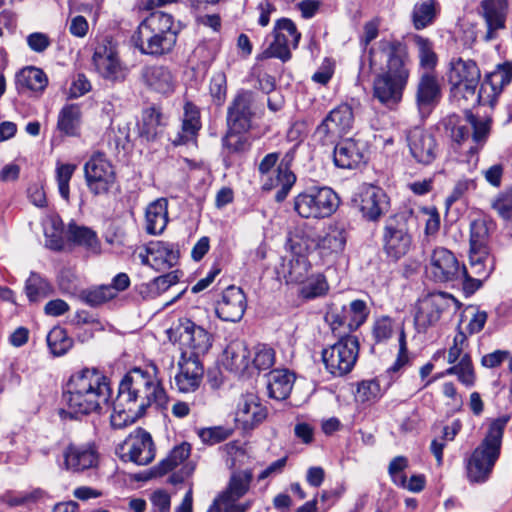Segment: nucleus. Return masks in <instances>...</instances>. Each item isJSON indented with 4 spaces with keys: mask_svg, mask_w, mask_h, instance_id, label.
Returning <instances> with one entry per match:
<instances>
[{
    "mask_svg": "<svg viewBox=\"0 0 512 512\" xmlns=\"http://www.w3.org/2000/svg\"><path fill=\"white\" fill-rule=\"evenodd\" d=\"M370 70H379L373 81V97L393 109L402 100L410 77V58L405 43L383 38L374 43L363 57Z\"/></svg>",
    "mask_w": 512,
    "mask_h": 512,
    "instance_id": "1",
    "label": "nucleus"
},
{
    "mask_svg": "<svg viewBox=\"0 0 512 512\" xmlns=\"http://www.w3.org/2000/svg\"><path fill=\"white\" fill-rule=\"evenodd\" d=\"M158 373V367L151 363L146 369L136 367L125 374L112 403L110 421L114 428H123L135 422L153 404L160 407L166 405L168 397Z\"/></svg>",
    "mask_w": 512,
    "mask_h": 512,
    "instance_id": "2",
    "label": "nucleus"
},
{
    "mask_svg": "<svg viewBox=\"0 0 512 512\" xmlns=\"http://www.w3.org/2000/svg\"><path fill=\"white\" fill-rule=\"evenodd\" d=\"M109 379L96 369L85 368L71 375L63 399L71 414L88 415L109 405Z\"/></svg>",
    "mask_w": 512,
    "mask_h": 512,
    "instance_id": "3",
    "label": "nucleus"
},
{
    "mask_svg": "<svg viewBox=\"0 0 512 512\" xmlns=\"http://www.w3.org/2000/svg\"><path fill=\"white\" fill-rule=\"evenodd\" d=\"M177 36L172 15L156 11L139 24L132 40L142 54L164 56L173 50Z\"/></svg>",
    "mask_w": 512,
    "mask_h": 512,
    "instance_id": "4",
    "label": "nucleus"
},
{
    "mask_svg": "<svg viewBox=\"0 0 512 512\" xmlns=\"http://www.w3.org/2000/svg\"><path fill=\"white\" fill-rule=\"evenodd\" d=\"M507 419H496L485 438L474 449L466 462V474L471 483H484L489 478L500 456L502 437Z\"/></svg>",
    "mask_w": 512,
    "mask_h": 512,
    "instance_id": "5",
    "label": "nucleus"
},
{
    "mask_svg": "<svg viewBox=\"0 0 512 512\" xmlns=\"http://www.w3.org/2000/svg\"><path fill=\"white\" fill-rule=\"evenodd\" d=\"M326 370L334 377L347 375L354 368L359 356L357 337L346 335L321 353Z\"/></svg>",
    "mask_w": 512,
    "mask_h": 512,
    "instance_id": "6",
    "label": "nucleus"
},
{
    "mask_svg": "<svg viewBox=\"0 0 512 512\" xmlns=\"http://www.w3.org/2000/svg\"><path fill=\"white\" fill-rule=\"evenodd\" d=\"M254 96L251 91L241 90L232 100L227 110V125L229 134L226 137V145L233 151L240 150V137L237 136L246 132L251 127L254 112L252 111V103Z\"/></svg>",
    "mask_w": 512,
    "mask_h": 512,
    "instance_id": "7",
    "label": "nucleus"
},
{
    "mask_svg": "<svg viewBox=\"0 0 512 512\" xmlns=\"http://www.w3.org/2000/svg\"><path fill=\"white\" fill-rule=\"evenodd\" d=\"M338 204L339 198L331 188L314 187L295 198L294 208L303 218H325L336 211Z\"/></svg>",
    "mask_w": 512,
    "mask_h": 512,
    "instance_id": "8",
    "label": "nucleus"
},
{
    "mask_svg": "<svg viewBox=\"0 0 512 512\" xmlns=\"http://www.w3.org/2000/svg\"><path fill=\"white\" fill-rule=\"evenodd\" d=\"M191 450V444L186 441L174 446L168 455L151 469V475L154 477L163 476L180 467L178 471L169 476L168 481L173 485L183 483L192 476L196 467L193 461L188 460Z\"/></svg>",
    "mask_w": 512,
    "mask_h": 512,
    "instance_id": "9",
    "label": "nucleus"
},
{
    "mask_svg": "<svg viewBox=\"0 0 512 512\" xmlns=\"http://www.w3.org/2000/svg\"><path fill=\"white\" fill-rule=\"evenodd\" d=\"M426 273L435 283L454 284L465 275V266L460 264L452 251L436 247L428 258Z\"/></svg>",
    "mask_w": 512,
    "mask_h": 512,
    "instance_id": "10",
    "label": "nucleus"
},
{
    "mask_svg": "<svg viewBox=\"0 0 512 512\" xmlns=\"http://www.w3.org/2000/svg\"><path fill=\"white\" fill-rule=\"evenodd\" d=\"M382 241L384 252L394 260L402 258L410 251L412 235L405 215H394L386 220Z\"/></svg>",
    "mask_w": 512,
    "mask_h": 512,
    "instance_id": "11",
    "label": "nucleus"
},
{
    "mask_svg": "<svg viewBox=\"0 0 512 512\" xmlns=\"http://www.w3.org/2000/svg\"><path fill=\"white\" fill-rule=\"evenodd\" d=\"M354 114L350 105L341 104L332 109L315 130L322 145H333L353 126Z\"/></svg>",
    "mask_w": 512,
    "mask_h": 512,
    "instance_id": "12",
    "label": "nucleus"
},
{
    "mask_svg": "<svg viewBox=\"0 0 512 512\" xmlns=\"http://www.w3.org/2000/svg\"><path fill=\"white\" fill-rule=\"evenodd\" d=\"M254 479L251 469H234L231 471L226 487L217 496L226 507L234 509L237 512L248 511L252 504V500L239 502L250 490Z\"/></svg>",
    "mask_w": 512,
    "mask_h": 512,
    "instance_id": "13",
    "label": "nucleus"
},
{
    "mask_svg": "<svg viewBox=\"0 0 512 512\" xmlns=\"http://www.w3.org/2000/svg\"><path fill=\"white\" fill-rule=\"evenodd\" d=\"M92 63L98 74L106 80L123 81L127 75V68L119 59L117 47L109 38H104L97 43Z\"/></svg>",
    "mask_w": 512,
    "mask_h": 512,
    "instance_id": "14",
    "label": "nucleus"
},
{
    "mask_svg": "<svg viewBox=\"0 0 512 512\" xmlns=\"http://www.w3.org/2000/svg\"><path fill=\"white\" fill-rule=\"evenodd\" d=\"M87 187L94 195L106 194L114 186L116 174L105 154L96 152L84 165Z\"/></svg>",
    "mask_w": 512,
    "mask_h": 512,
    "instance_id": "15",
    "label": "nucleus"
},
{
    "mask_svg": "<svg viewBox=\"0 0 512 512\" xmlns=\"http://www.w3.org/2000/svg\"><path fill=\"white\" fill-rule=\"evenodd\" d=\"M459 302L450 294L439 292L424 297L418 305L415 314V326L419 332H425L429 327L435 325L441 318L442 313L452 306L458 307Z\"/></svg>",
    "mask_w": 512,
    "mask_h": 512,
    "instance_id": "16",
    "label": "nucleus"
},
{
    "mask_svg": "<svg viewBox=\"0 0 512 512\" xmlns=\"http://www.w3.org/2000/svg\"><path fill=\"white\" fill-rule=\"evenodd\" d=\"M468 346L466 334L458 330L453 338V344L449 347L447 361L451 366L446 370L447 375H457L458 380L465 386L471 387L475 382V373L470 355L465 351Z\"/></svg>",
    "mask_w": 512,
    "mask_h": 512,
    "instance_id": "17",
    "label": "nucleus"
},
{
    "mask_svg": "<svg viewBox=\"0 0 512 512\" xmlns=\"http://www.w3.org/2000/svg\"><path fill=\"white\" fill-rule=\"evenodd\" d=\"M480 78V69L475 61L462 58L451 61L448 79L455 93H463L464 98L475 96Z\"/></svg>",
    "mask_w": 512,
    "mask_h": 512,
    "instance_id": "18",
    "label": "nucleus"
},
{
    "mask_svg": "<svg viewBox=\"0 0 512 512\" xmlns=\"http://www.w3.org/2000/svg\"><path fill=\"white\" fill-rule=\"evenodd\" d=\"M67 471L80 473L98 467L100 455L94 443H69L62 451Z\"/></svg>",
    "mask_w": 512,
    "mask_h": 512,
    "instance_id": "19",
    "label": "nucleus"
},
{
    "mask_svg": "<svg viewBox=\"0 0 512 512\" xmlns=\"http://www.w3.org/2000/svg\"><path fill=\"white\" fill-rule=\"evenodd\" d=\"M204 368L199 358L187 356L183 352L178 362V372L174 376V388L180 393H193L201 385Z\"/></svg>",
    "mask_w": 512,
    "mask_h": 512,
    "instance_id": "20",
    "label": "nucleus"
},
{
    "mask_svg": "<svg viewBox=\"0 0 512 512\" xmlns=\"http://www.w3.org/2000/svg\"><path fill=\"white\" fill-rule=\"evenodd\" d=\"M406 141L412 157L420 164H431L438 155V144L435 137L421 127H413L407 131Z\"/></svg>",
    "mask_w": 512,
    "mask_h": 512,
    "instance_id": "21",
    "label": "nucleus"
},
{
    "mask_svg": "<svg viewBox=\"0 0 512 512\" xmlns=\"http://www.w3.org/2000/svg\"><path fill=\"white\" fill-rule=\"evenodd\" d=\"M442 96L441 84L438 77L430 71L422 73L418 79L415 101L419 113L426 117L439 103Z\"/></svg>",
    "mask_w": 512,
    "mask_h": 512,
    "instance_id": "22",
    "label": "nucleus"
},
{
    "mask_svg": "<svg viewBox=\"0 0 512 512\" xmlns=\"http://www.w3.org/2000/svg\"><path fill=\"white\" fill-rule=\"evenodd\" d=\"M354 202L369 221H377L389 209L388 196L383 189L373 185L364 186Z\"/></svg>",
    "mask_w": 512,
    "mask_h": 512,
    "instance_id": "23",
    "label": "nucleus"
},
{
    "mask_svg": "<svg viewBox=\"0 0 512 512\" xmlns=\"http://www.w3.org/2000/svg\"><path fill=\"white\" fill-rule=\"evenodd\" d=\"M124 457L137 465H147L155 458V445L150 433L142 428L132 432L124 443Z\"/></svg>",
    "mask_w": 512,
    "mask_h": 512,
    "instance_id": "24",
    "label": "nucleus"
},
{
    "mask_svg": "<svg viewBox=\"0 0 512 512\" xmlns=\"http://www.w3.org/2000/svg\"><path fill=\"white\" fill-rule=\"evenodd\" d=\"M180 341L183 346L191 350L188 356L199 358L200 355L206 354L212 346V335L189 319L180 321Z\"/></svg>",
    "mask_w": 512,
    "mask_h": 512,
    "instance_id": "25",
    "label": "nucleus"
},
{
    "mask_svg": "<svg viewBox=\"0 0 512 512\" xmlns=\"http://www.w3.org/2000/svg\"><path fill=\"white\" fill-rule=\"evenodd\" d=\"M333 159L339 168H359L368 159L366 144L353 138L345 139L335 146Z\"/></svg>",
    "mask_w": 512,
    "mask_h": 512,
    "instance_id": "26",
    "label": "nucleus"
},
{
    "mask_svg": "<svg viewBox=\"0 0 512 512\" xmlns=\"http://www.w3.org/2000/svg\"><path fill=\"white\" fill-rule=\"evenodd\" d=\"M508 13V0H482L479 14L484 19L487 31L485 41H491L497 37V31L505 29Z\"/></svg>",
    "mask_w": 512,
    "mask_h": 512,
    "instance_id": "27",
    "label": "nucleus"
},
{
    "mask_svg": "<svg viewBox=\"0 0 512 512\" xmlns=\"http://www.w3.org/2000/svg\"><path fill=\"white\" fill-rule=\"evenodd\" d=\"M246 310V296L241 288L229 286L216 305V314L224 321H239Z\"/></svg>",
    "mask_w": 512,
    "mask_h": 512,
    "instance_id": "28",
    "label": "nucleus"
},
{
    "mask_svg": "<svg viewBox=\"0 0 512 512\" xmlns=\"http://www.w3.org/2000/svg\"><path fill=\"white\" fill-rule=\"evenodd\" d=\"M141 80L150 90L169 95L176 87V77L172 71L164 65H146L141 69Z\"/></svg>",
    "mask_w": 512,
    "mask_h": 512,
    "instance_id": "29",
    "label": "nucleus"
},
{
    "mask_svg": "<svg viewBox=\"0 0 512 512\" xmlns=\"http://www.w3.org/2000/svg\"><path fill=\"white\" fill-rule=\"evenodd\" d=\"M268 415L266 406L260 403L257 396L248 394L240 398L235 413L236 421L244 429H253L262 423Z\"/></svg>",
    "mask_w": 512,
    "mask_h": 512,
    "instance_id": "30",
    "label": "nucleus"
},
{
    "mask_svg": "<svg viewBox=\"0 0 512 512\" xmlns=\"http://www.w3.org/2000/svg\"><path fill=\"white\" fill-rule=\"evenodd\" d=\"M347 242V230L344 223L330 224L322 236L317 237L318 251L321 257L338 255L344 251Z\"/></svg>",
    "mask_w": 512,
    "mask_h": 512,
    "instance_id": "31",
    "label": "nucleus"
},
{
    "mask_svg": "<svg viewBox=\"0 0 512 512\" xmlns=\"http://www.w3.org/2000/svg\"><path fill=\"white\" fill-rule=\"evenodd\" d=\"M67 240L75 246L82 248L89 255H99L102 250L101 241L92 228L69 223L66 231Z\"/></svg>",
    "mask_w": 512,
    "mask_h": 512,
    "instance_id": "32",
    "label": "nucleus"
},
{
    "mask_svg": "<svg viewBox=\"0 0 512 512\" xmlns=\"http://www.w3.org/2000/svg\"><path fill=\"white\" fill-rule=\"evenodd\" d=\"M296 177L294 173L289 169L287 163L284 160L278 165L274 171L273 176L267 177L263 182L264 190H272L278 188L275 194V200L282 202L288 196L291 188L295 184Z\"/></svg>",
    "mask_w": 512,
    "mask_h": 512,
    "instance_id": "33",
    "label": "nucleus"
},
{
    "mask_svg": "<svg viewBox=\"0 0 512 512\" xmlns=\"http://www.w3.org/2000/svg\"><path fill=\"white\" fill-rule=\"evenodd\" d=\"M249 350L242 340L231 341L223 352V365L226 369L234 373L245 372L249 365Z\"/></svg>",
    "mask_w": 512,
    "mask_h": 512,
    "instance_id": "34",
    "label": "nucleus"
},
{
    "mask_svg": "<svg viewBox=\"0 0 512 512\" xmlns=\"http://www.w3.org/2000/svg\"><path fill=\"white\" fill-rule=\"evenodd\" d=\"M146 251L152 257V268L162 271L175 266L179 259V252L170 243L151 242Z\"/></svg>",
    "mask_w": 512,
    "mask_h": 512,
    "instance_id": "35",
    "label": "nucleus"
},
{
    "mask_svg": "<svg viewBox=\"0 0 512 512\" xmlns=\"http://www.w3.org/2000/svg\"><path fill=\"white\" fill-rule=\"evenodd\" d=\"M267 390L270 398L281 401L291 393L294 375L286 369H275L268 373Z\"/></svg>",
    "mask_w": 512,
    "mask_h": 512,
    "instance_id": "36",
    "label": "nucleus"
},
{
    "mask_svg": "<svg viewBox=\"0 0 512 512\" xmlns=\"http://www.w3.org/2000/svg\"><path fill=\"white\" fill-rule=\"evenodd\" d=\"M146 231L149 234H161L168 223V201L159 198L150 203L145 211Z\"/></svg>",
    "mask_w": 512,
    "mask_h": 512,
    "instance_id": "37",
    "label": "nucleus"
},
{
    "mask_svg": "<svg viewBox=\"0 0 512 512\" xmlns=\"http://www.w3.org/2000/svg\"><path fill=\"white\" fill-rule=\"evenodd\" d=\"M512 80V63L506 62L498 65L497 68L486 76L482 83L479 95L476 96V101H481L482 92H486L489 87L492 95L495 97L501 93L503 88L508 85Z\"/></svg>",
    "mask_w": 512,
    "mask_h": 512,
    "instance_id": "38",
    "label": "nucleus"
},
{
    "mask_svg": "<svg viewBox=\"0 0 512 512\" xmlns=\"http://www.w3.org/2000/svg\"><path fill=\"white\" fill-rule=\"evenodd\" d=\"M440 13V4L437 0H422L417 2L411 13L413 27L423 30L431 26Z\"/></svg>",
    "mask_w": 512,
    "mask_h": 512,
    "instance_id": "39",
    "label": "nucleus"
},
{
    "mask_svg": "<svg viewBox=\"0 0 512 512\" xmlns=\"http://www.w3.org/2000/svg\"><path fill=\"white\" fill-rule=\"evenodd\" d=\"M408 39L416 49L419 66L426 71L432 72L438 63V56L434 51L433 42L419 34H409Z\"/></svg>",
    "mask_w": 512,
    "mask_h": 512,
    "instance_id": "40",
    "label": "nucleus"
},
{
    "mask_svg": "<svg viewBox=\"0 0 512 512\" xmlns=\"http://www.w3.org/2000/svg\"><path fill=\"white\" fill-rule=\"evenodd\" d=\"M17 84L21 90L42 93L48 85L45 72L34 66L24 67L16 76Z\"/></svg>",
    "mask_w": 512,
    "mask_h": 512,
    "instance_id": "41",
    "label": "nucleus"
},
{
    "mask_svg": "<svg viewBox=\"0 0 512 512\" xmlns=\"http://www.w3.org/2000/svg\"><path fill=\"white\" fill-rule=\"evenodd\" d=\"M164 126L165 122L162 113L155 107L147 108L142 114L139 135L147 141H154L162 134Z\"/></svg>",
    "mask_w": 512,
    "mask_h": 512,
    "instance_id": "42",
    "label": "nucleus"
},
{
    "mask_svg": "<svg viewBox=\"0 0 512 512\" xmlns=\"http://www.w3.org/2000/svg\"><path fill=\"white\" fill-rule=\"evenodd\" d=\"M81 117V107L78 104H66L58 114L57 129L66 136H76L79 132Z\"/></svg>",
    "mask_w": 512,
    "mask_h": 512,
    "instance_id": "43",
    "label": "nucleus"
},
{
    "mask_svg": "<svg viewBox=\"0 0 512 512\" xmlns=\"http://www.w3.org/2000/svg\"><path fill=\"white\" fill-rule=\"evenodd\" d=\"M288 246L295 256H305L318 250L317 237L310 230L297 229L288 238Z\"/></svg>",
    "mask_w": 512,
    "mask_h": 512,
    "instance_id": "44",
    "label": "nucleus"
},
{
    "mask_svg": "<svg viewBox=\"0 0 512 512\" xmlns=\"http://www.w3.org/2000/svg\"><path fill=\"white\" fill-rule=\"evenodd\" d=\"M469 264L473 275L487 279L495 268V259L489 249L470 250Z\"/></svg>",
    "mask_w": 512,
    "mask_h": 512,
    "instance_id": "45",
    "label": "nucleus"
},
{
    "mask_svg": "<svg viewBox=\"0 0 512 512\" xmlns=\"http://www.w3.org/2000/svg\"><path fill=\"white\" fill-rule=\"evenodd\" d=\"M310 262L305 256L292 257L282 264V273L287 283H303L308 276Z\"/></svg>",
    "mask_w": 512,
    "mask_h": 512,
    "instance_id": "46",
    "label": "nucleus"
},
{
    "mask_svg": "<svg viewBox=\"0 0 512 512\" xmlns=\"http://www.w3.org/2000/svg\"><path fill=\"white\" fill-rule=\"evenodd\" d=\"M25 290L29 300L37 302L52 293V286L40 274L32 272L26 281Z\"/></svg>",
    "mask_w": 512,
    "mask_h": 512,
    "instance_id": "47",
    "label": "nucleus"
},
{
    "mask_svg": "<svg viewBox=\"0 0 512 512\" xmlns=\"http://www.w3.org/2000/svg\"><path fill=\"white\" fill-rule=\"evenodd\" d=\"M47 345L54 356H62L72 347L73 341L63 328L54 327L47 335Z\"/></svg>",
    "mask_w": 512,
    "mask_h": 512,
    "instance_id": "48",
    "label": "nucleus"
},
{
    "mask_svg": "<svg viewBox=\"0 0 512 512\" xmlns=\"http://www.w3.org/2000/svg\"><path fill=\"white\" fill-rule=\"evenodd\" d=\"M349 322L347 324V331L358 329L367 320L370 310L365 301L357 299L353 300L349 307L346 308Z\"/></svg>",
    "mask_w": 512,
    "mask_h": 512,
    "instance_id": "49",
    "label": "nucleus"
},
{
    "mask_svg": "<svg viewBox=\"0 0 512 512\" xmlns=\"http://www.w3.org/2000/svg\"><path fill=\"white\" fill-rule=\"evenodd\" d=\"M81 300L90 306H99L116 297L113 287L102 285L81 292Z\"/></svg>",
    "mask_w": 512,
    "mask_h": 512,
    "instance_id": "50",
    "label": "nucleus"
},
{
    "mask_svg": "<svg viewBox=\"0 0 512 512\" xmlns=\"http://www.w3.org/2000/svg\"><path fill=\"white\" fill-rule=\"evenodd\" d=\"M489 231L484 220H474L470 225V250L488 248Z\"/></svg>",
    "mask_w": 512,
    "mask_h": 512,
    "instance_id": "51",
    "label": "nucleus"
},
{
    "mask_svg": "<svg viewBox=\"0 0 512 512\" xmlns=\"http://www.w3.org/2000/svg\"><path fill=\"white\" fill-rule=\"evenodd\" d=\"M304 281L300 293L303 297L312 299L324 295L328 290V284L325 277L321 274L307 277Z\"/></svg>",
    "mask_w": 512,
    "mask_h": 512,
    "instance_id": "52",
    "label": "nucleus"
},
{
    "mask_svg": "<svg viewBox=\"0 0 512 512\" xmlns=\"http://www.w3.org/2000/svg\"><path fill=\"white\" fill-rule=\"evenodd\" d=\"M200 112L196 105L191 102H186L184 105V118L182 129L183 132L190 137L196 135L200 129Z\"/></svg>",
    "mask_w": 512,
    "mask_h": 512,
    "instance_id": "53",
    "label": "nucleus"
},
{
    "mask_svg": "<svg viewBox=\"0 0 512 512\" xmlns=\"http://www.w3.org/2000/svg\"><path fill=\"white\" fill-rule=\"evenodd\" d=\"M274 35L283 34V39L287 40V42L292 46V48H296L301 38V34L298 32L296 25L289 18L279 19L273 30Z\"/></svg>",
    "mask_w": 512,
    "mask_h": 512,
    "instance_id": "54",
    "label": "nucleus"
},
{
    "mask_svg": "<svg viewBox=\"0 0 512 512\" xmlns=\"http://www.w3.org/2000/svg\"><path fill=\"white\" fill-rule=\"evenodd\" d=\"M371 332L375 343H386L394 333V322L390 317L382 316L375 320Z\"/></svg>",
    "mask_w": 512,
    "mask_h": 512,
    "instance_id": "55",
    "label": "nucleus"
},
{
    "mask_svg": "<svg viewBox=\"0 0 512 512\" xmlns=\"http://www.w3.org/2000/svg\"><path fill=\"white\" fill-rule=\"evenodd\" d=\"M381 395L380 385L375 380L361 381L356 390V400L361 403L372 402L378 399Z\"/></svg>",
    "mask_w": 512,
    "mask_h": 512,
    "instance_id": "56",
    "label": "nucleus"
},
{
    "mask_svg": "<svg viewBox=\"0 0 512 512\" xmlns=\"http://www.w3.org/2000/svg\"><path fill=\"white\" fill-rule=\"evenodd\" d=\"M275 363V351L267 345H258L255 348L253 366L261 371L270 369Z\"/></svg>",
    "mask_w": 512,
    "mask_h": 512,
    "instance_id": "57",
    "label": "nucleus"
},
{
    "mask_svg": "<svg viewBox=\"0 0 512 512\" xmlns=\"http://www.w3.org/2000/svg\"><path fill=\"white\" fill-rule=\"evenodd\" d=\"M76 169L73 164H60L56 169V179L61 197L65 200L69 199V182Z\"/></svg>",
    "mask_w": 512,
    "mask_h": 512,
    "instance_id": "58",
    "label": "nucleus"
},
{
    "mask_svg": "<svg viewBox=\"0 0 512 512\" xmlns=\"http://www.w3.org/2000/svg\"><path fill=\"white\" fill-rule=\"evenodd\" d=\"M446 128L450 129V137L457 144H461L463 141L468 139L470 135L469 123H460L459 118L456 115H452L447 118Z\"/></svg>",
    "mask_w": 512,
    "mask_h": 512,
    "instance_id": "59",
    "label": "nucleus"
},
{
    "mask_svg": "<svg viewBox=\"0 0 512 512\" xmlns=\"http://www.w3.org/2000/svg\"><path fill=\"white\" fill-rule=\"evenodd\" d=\"M291 47L287 40L283 39V34L274 35V41L269 45L265 54L267 57H275L282 61H287L291 58Z\"/></svg>",
    "mask_w": 512,
    "mask_h": 512,
    "instance_id": "60",
    "label": "nucleus"
},
{
    "mask_svg": "<svg viewBox=\"0 0 512 512\" xmlns=\"http://www.w3.org/2000/svg\"><path fill=\"white\" fill-rule=\"evenodd\" d=\"M227 82L224 73H216L210 82V94L216 105H222L226 99Z\"/></svg>",
    "mask_w": 512,
    "mask_h": 512,
    "instance_id": "61",
    "label": "nucleus"
},
{
    "mask_svg": "<svg viewBox=\"0 0 512 512\" xmlns=\"http://www.w3.org/2000/svg\"><path fill=\"white\" fill-rule=\"evenodd\" d=\"M198 436L203 443L214 445L226 440L230 436V431L223 427H209L201 429Z\"/></svg>",
    "mask_w": 512,
    "mask_h": 512,
    "instance_id": "62",
    "label": "nucleus"
},
{
    "mask_svg": "<svg viewBox=\"0 0 512 512\" xmlns=\"http://www.w3.org/2000/svg\"><path fill=\"white\" fill-rule=\"evenodd\" d=\"M492 207L503 219L512 221V190L500 193Z\"/></svg>",
    "mask_w": 512,
    "mask_h": 512,
    "instance_id": "63",
    "label": "nucleus"
},
{
    "mask_svg": "<svg viewBox=\"0 0 512 512\" xmlns=\"http://www.w3.org/2000/svg\"><path fill=\"white\" fill-rule=\"evenodd\" d=\"M408 467V459L404 456L393 458L388 466V473L395 485L405 483L404 470Z\"/></svg>",
    "mask_w": 512,
    "mask_h": 512,
    "instance_id": "64",
    "label": "nucleus"
}]
</instances>
